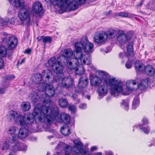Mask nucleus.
Wrapping results in <instances>:
<instances>
[{
	"mask_svg": "<svg viewBox=\"0 0 155 155\" xmlns=\"http://www.w3.org/2000/svg\"><path fill=\"white\" fill-rule=\"evenodd\" d=\"M97 72L99 76L104 79V82L105 80H108L110 79L109 75L105 72L100 70L97 71Z\"/></svg>",
	"mask_w": 155,
	"mask_h": 155,
	"instance_id": "36",
	"label": "nucleus"
},
{
	"mask_svg": "<svg viewBox=\"0 0 155 155\" xmlns=\"http://www.w3.org/2000/svg\"><path fill=\"white\" fill-rule=\"evenodd\" d=\"M16 131V128L15 127H11L9 128L8 132L9 135H17V134L15 133Z\"/></svg>",
	"mask_w": 155,
	"mask_h": 155,
	"instance_id": "43",
	"label": "nucleus"
},
{
	"mask_svg": "<svg viewBox=\"0 0 155 155\" xmlns=\"http://www.w3.org/2000/svg\"><path fill=\"white\" fill-rule=\"evenodd\" d=\"M21 107L23 111H27L30 109L31 105L30 103L28 102H24L21 104Z\"/></svg>",
	"mask_w": 155,
	"mask_h": 155,
	"instance_id": "42",
	"label": "nucleus"
},
{
	"mask_svg": "<svg viewBox=\"0 0 155 155\" xmlns=\"http://www.w3.org/2000/svg\"><path fill=\"white\" fill-rule=\"evenodd\" d=\"M91 56L89 54H86L84 55V58L82 60V62L84 64L89 65L91 63Z\"/></svg>",
	"mask_w": 155,
	"mask_h": 155,
	"instance_id": "40",
	"label": "nucleus"
},
{
	"mask_svg": "<svg viewBox=\"0 0 155 155\" xmlns=\"http://www.w3.org/2000/svg\"><path fill=\"white\" fill-rule=\"evenodd\" d=\"M108 37L110 38H115L117 34L118 33V31L112 28H110L107 31Z\"/></svg>",
	"mask_w": 155,
	"mask_h": 155,
	"instance_id": "25",
	"label": "nucleus"
},
{
	"mask_svg": "<svg viewBox=\"0 0 155 155\" xmlns=\"http://www.w3.org/2000/svg\"><path fill=\"white\" fill-rule=\"evenodd\" d=\"M33 12L35 14H43L44 10L43 9L42 5L39 2H36L34 3L32 8Z\"/></svg>",
	"mask_w": 155,
	"mask_h": 155,
	"instance_id": "14",
	"label": "nucleus"
},
{
	"mask_svg": "<svg viewBox=\"0 0 155 155\" xmlns=\"http://www.w3.org/2000/svg\"><path fill=\"white\" fill-rule=\"evenodd\" d=\"M126 38V35L125 34L123 33H120L117 37V40L120 43H124L127 40Z\"/></svg>",
	"mask_w": 155,
	"mask_h": 155,
	"instance_id": "30",
	"label": "nucleus"
},
{
	"mask_svg": "<svg viewBox=\"0 0 155 155\" xmlns=\"http://www.w3.org/2000/svg\"><path fill=\"white\" fill-rule=\"evenodd\" d=\"M116 16H120L123 17H127L128 16L127 13L124 12H121L117 13L115 15Z\"/></svg>",
	"mask_w": 155,
	"mask_h": 155,
	"instance_id": "50",
	"label": "nucleus"
},
{
	"mask_svg": "<svg viewBox=\"0 0 155 155\" xmlns=\"http://www.w3.org/2000/svg\"><path fill=\"white\" fill-rule=\"evenodd\" d=\"M133 46V43L132 42H129L127 45L126 53L127 55L130 56L131 57L134 56Z\"/></svg>",
	"mask_w": 155,
	"mask_h": 155,
	"instance_id": "27",
	"label": "nucleus"
},
{
	"mask_svg": "<svg viewBox=\"0 0 155 155\" xmlns=\"http://www.w3.org/2000/svg\"><path fill=\"white\" fill-rule=\"evenodd\" d=\"M9 19L8 18L4 19L0 18V22L2 24V26H4L7 25L9 21Z\"/></svg>",
	"mask_w": 155,
	"mask_h": 155,
	"instance_id": "48",
	"label": "nucleus"
},
{
	"mask_svg": "<svg viewBox=\"0 0 155 155\" xmlns=\"http://www.w3.org/2000/svg\"><path fill=\"white\" fill-rule=\"evenodd\" d=\"M29 98L33 103L37 102L39 97L38 93L35 91L31 92L28 96Z\"/></svg>",
	"mask_w": 155,
	"mask_h": 155,
	"instance_id": "23",
	"label": "nucleus"
},
{
	"mask_svg": "<svg viewBox=\"0 0 155 155\" xmlns=\"http://www.w3.org/2000/svg\"><path fill=\"white\" fill-rule=\"evenodd\" d=\"M13 53V51H10L8 53V58L10 59H11L12 58V55Z\"/></svg>",
	"mask_w": 155,
	"mask_h": 155,
	"instance_id": "59",
	"label": "nucleus"
},
{
	"mask_svg": "<svg viewBox=\"0 0 155 155\" xmlns=\"http://www.w3.org/2000/svg\"><path fill=\"white\" fill-rule=\"evenodd\" d=\"M81 91H80L79 89L75 88V93H74L71 96V97L73 100H75L78 97V94Z\"/></svg>",
	"mask_w": 155,
	"mask_h": 155,
	"instance_id": "47",
	"label": "nucleus"
},
{
	"mask_svg": "<svg viewBox=\"0 0 155 155\" xmlns=\"http://www.w3.org/2000/svg\"><path fill=\"white\" fill-rule=\"evenodd\" d=\"M50 84H49V85L48 86V87H47V89L45 91V94L41 95L40 99V101L45 102L47 100V99H45L48 97L50 102H52L50 97L54 96L55 94V91L53 86L51 85Z\"/></svg>",
	"mask_w": 155,
	"mask_h": 155,
	"instance_id": "9",
	"label": "nucleus"
},
{
	"mask_svg": "<svg viewBox=\"0 0 155 155\" xmlns=\"http://www.w3.org/2000/svg\"><path fill=\"white\" fill-rule=\"evenodd\" d=\"M60 132L64 135L67 136L70 134V129L69 126L65 125L62 126Z\"/></svg>",
	"mask_w": 155,
	"mask_h": 155,
	"instance_id": "28",
	"label": "nucleus"
},
{
	"mask_svg": "<svg viewBox=\"0 0 155 155\" xmlns=\"http://www.w3.org/2000/svg\"><path fill=\"white\" fill-rule=\"evenodd\" d=\"M49 67H51L53 72L59 76L57 75L55 81L61 83L63 87L68 88L72 86L73 81L70 79L65 78L63 76L64 68L62 65V61L61 57H58L56 59L55 57L50 58L48 61Z\"/></svg>",
	"mask_w": 155,
	"mask_h": 155,
	"instance_id": "1",
	"label": "nucleus"
},
{
	"mask_svg": "<svg viewBox=\"0 0 155 155\" xmlns=\"http://www.w3.org/2000/svg\"><path fill=\"white\" fill-rule=\"evenodd\" d=\"M79 4L80 5L84 4L86 3L87 0H77Z\"/></svg>",
	"mask_w": 155,
	"mask_h": 155,
	"instance_id": "62",
	"label": "nucleus"
},
{
	"mask_svg": "<svg viewBox=\"0 0 155 155\" xmlns=\"http://www.w3.org/2000/svg\"><path fill=\"white\" fill-rule=\"evenodd\" d=\"M31 52V50L30 48H28L25 50L24 53L27 54H29Z\"/></svg>",
	"mask_w": 155,
	"mask_h": 155,
	"instance_id": "60",
	"label": "nucleus"
},
{
	"mask_svg": "<svg viewBox=\"0 0 155 155\" xmlns=\"http://www.w3.org/2000/svg\"><path fill=\"white\" fill-rule=\"evenodd\" d=\"M65 4H66L68 6H70V11H74L78 9V5H80L77 1L71 0H64Z\"/></svg>",
	"mask_w": 155,
	"mask_h": 155,
	"instance_id": "17",
	"label": "nucleus"
},
{
	"mask_svg": "<svg viewBox=\"0 0 155 155\" xmlns=\"http://www.w3.org/2000/svg\"><path fill=\"white\" fill-rule=\"evenodd\" d=\"M59 103L60 107L62 108H64L67 107L69 102L66 98H61L59 100Z\"/></svg>",
	"mask_w": 155,
	"mask_h": 155,
	"instance_id": "37",
	"label": "nucleus"
},
{
	"mask_svg": "<svg viewBox=\"0 0 155 155\" xmlns=\"http://www.w3.org/2000/svg\"><path fill=\"white\" fill-rule=\"evenodd\" d=\"M65 154H69L72 151V149L69 145H67L64 149Z\"/></svg>",
	"mask_w": 155,
	"mask_h": 155,
	"instance_id": "49",
	"label": "nucleus"
},
{
	"mask_svg": "<svg viewBox=\"0 0 155 155\" xmlns=\"http://www.w3.org/2000/svg\"><path fill=\"white\" fill-rule=\"evenodd\" d=\"M88 82V79L85 76H81L78 84V88L81 90L84 89L87 86Z\"/></svg>",
	"mask_w": 155,
	"mask_h": 155,
	"instance_id": "13",
	"label": "nucleus"
},
{
	"mask_svg": "<svg viewBox=\"0 0 155 155\" xmlns=\"http://www.w3.org/2000/svg\"><path fill=\"white\" fill-rule=\"evenodd\" d=\"M10 3L16 8L21 7L18 12V16L21 22L18 25L24 23L23 21L27 19L28 15V9L24 7L25 2L24 0H8Z\"/></svg>",
	"mask_w": 155,
	"mask_h": 155,
	"instance_id": "5",
	"label": "nucleus"
},
{
	"mask_svg": "<svg viewBox=\"0 0 155 155\" xmlns=\"http://www.w3.org/2000/svg\"><path fill=\"white\" fill-rule=\"evenodd\" d=\"M59 108L56 106L54 107L52 109H50L49 115L47 116L45 121V124L47 125L51 124L54 119L56 118L59 115Z\"/></svg>",
	"mask_w": 155,
	"mask_h": 155,
	"instance_id": "8",
	"label": "nucleus"
},
{
	"mask_svg": "<svg viewBox=\"0 0 155 155\" xmlns=\"http://www.w3.org/2000/svg\"><path fill=\"white\" fill-rule=\"evenodd\" d=\"M18 115V114L17 112L14 110H11L9 112V114L7 115V118L10 121H15Z\"/></svg>",
	"mask_w": 155,
	"mask_h": 155,
	"instance_id": "22",
	"label": "nucleus"
},
{
	"mask_svg": "<svg viewBox=\"0 0 155 155\" xmlns=\"http://www.w3.org/2000/svg\"><path fill=\"white\" fill-rule=\"evenodd\" d=\"M149 85L148 80L145 79L142 80L138 86V87L141 90H143L146 89Z\"/></svg>",
	"mask_w": 155,
	"mask_h": 155,
	"instance_id": "32",
	"label": "nucleus"
},
{
	"mask_svg": "<svg viewBox=\"0 0 155 155\" xmlns=\"http://www.w3.org/2000/svg\"><path fill=\"white\" fill-rule=\"evenodd\" d=\"M3 44L0 46V56L1 58L5 57L7 54V48L5 45Z\"/></svg>",
	"mask_w": 155,
	"mask_h": 155,
	"instance_id": "39",
	"label": "nucleus"
},
{
	"mask_svg": "<svg viewBox=\"0 0 155 155\" xmlns=\"http://www.w3.org/2000/svg\"><path fill=\"white\" fill-rule=\"evenodd\" d=\"M144 70L146 74L149 77L153 76L155 73V69L151 65L146 66Z\"/></svg>",
	"mask_w": 155,
	"mask_h": 155,
	"instance_id": "21",
	"label": "nucleus"
},
{
	"mask_svg": "<svg viewBox=\"0 0 155 155\" xmlns=\"http://www.w3.org/2000/svg\"><path fill=\"white\" fill-rule=\"evenodd\" d=\"M6 91V89L5 88L0 87V93L1 94H4Z\"/></svg>",
	"mask_w": 155,
	"mask_h": 155,
	"instance_id": "63",
	"label": "nucleus"
},
{
	"mask_svg": "<svg viewBox=\"0 0 155 155\" xmlns=\"http://www.w3.org/2000/svg\"><path fill=\"white\" fill-rule=\"evenodd\" d=\"M126 38H127V40H130L133 36V33L132 31L128 32L126 34Z\"/></svg>",
	"mask_w": 155,
	"mask_h": 155,
	"instance_id": "51",
	"label": "nucleus"
},
{
	"mask_svg": "<svg viewBox=\"0 0 155 155\" xmlns=\"http://www.w3.org/2000/svg\"><path fill=\"white\" fill-rule=\"evenodd\" d=\"M2 44L10 50H13L15 48L18 44L17 38L12 35L4 32L2 33Z\"/></svg>",
	"mask_w": 155,
	"mask_h": 155,
	"instance_id": "6",
	"label": "nucleus"
},
{
	"mask_svg": "<svg viewBox=\"0 0 155 155\" xmlns=\"http://www.w3.org/2000/svg\"><path fill=\"white\" fill-rule=\"evenodd\" d=\"M68 110L70 111L71 114H74L76 111V107L73 104H69L68 106Z\"/></svg>",
	"mask_w": 155,
	"mask_h": 155,
	"instance_id": "44",
	"label": "nucleus"
},
{
	"mask_svg": "<svg viewBox=\"0 0 155 155\" xmlns=\"http://www.w3.org/2000/svg\"><path fill=\"white\" fill-rule=\"evenodd\" d=\"M120 79H118L116 80L115 78L105 80L103 84H101L97 89V92L99 96L103 97L106 95L109 89L108 86H110L111 95L114 97L115 96L117 97L119 93L123 90V87L120 85Z\"/></svg>",
	"mask_w": 155,
	"mask_h": 155,
	"instance_id": "2",
	"label": "nucleus"
},
{
	"mask_svg": "<svg viewBox=\"0 0 155 155\" xmlns=\"http://www.w3.org/2000/svg\"><path fill=\"white\" fill-rule=\"evenodd\" d=\"M24 23L25 24L23 25L26 26L27 27L29 26L31 24V20L30 18H28L27 20Z\"/></svg>",
	"mask_w": 155,
	"mask_h": 155,
	"instance_id": "54",
	"label": "nucleus"
},
{
	"mask_svg": "<svg viewBox=\"0 0 155 155\" xmlns=\"http://www.w3.org/2000/svg\"><path fill=\"white\" fill-rule=\"evenodd\" d=\"M9 147V146L8 144V143H4V145L3 146L2 149L3 150H7L8 148Z\"/></svg>",
	"mask_w": 155,
	"mask_h": 155,
	"instance_id": "55",
	"label": "nucleus"
},
{
	"mask_svg": "<svg viewBox=\"0 0 155 155\" xmlns=\"http://www.w3.org/2000/svg\"><path fill=\"white\" fill-rule=\"evenodd\" d=\"M34 121L35 122V119L33 113H27L24 115H18L15 119L16 123L21 126L26 124L28 126L33 127L32 124Z\"/></svg>",
	"mask_w": 155,
	"mask_h": 155,
	"instance_id": "7",
	"label": "nucleus"
},
{
	"mask_svg": "<svg viewBox=\"0 0 155 155\" xmlns=\"http://www.w3.org/2000/svg\"><path fill=\"white\" fill-rule=\"evenodd\" d=\"M49 84L47 83L42 82L39 84L38 85V89L40 91H45L47 89V87Z\"/></svg>",
	"mask_w": 155,
	"mask_h": 155,
	"instance_id": "38",
	"label": "nucleus"
},
{
	"mask_svg": "<svg viewBox=\"0 0 155 155\" xmlns=\"http://www.w3.org/2000/svg\"><path fill=\"white\" fill-rule=\"evenodd\" d=\"M60 120L66 124H68L70 122V117L68 114L62 113L60 115Z\"/></svg>",
	"mask_w": 155,
	"mask_h": 155,
	"instance_id": "24",
	"label": "nucleus"
},
{
	"mask_svg": "<svg viewBox=\"0 0 155 155\" xmlns=\"http://www.w3.org/2000/svg\"><path fill=\"white\" fill-rule=\"evenodd\" d=\"M74 55L76 56L75 57L71 58L67 63V65L68 68L71 70L75 69L79 65L78 59L81 61V58H79L78 56L76 54L74 53Z\"/></svg>",
	"mask_w": 155,
	"mask_h": 155,
	"instance_id": "12",
	"label": "nucleus"
},
{
	"mask_svg": "<svg viewBox=\"0 0 155 155\" xmlns=\"http://www.w3.org/2000/svg\"><path fill=\"white\" fill-rule=\"evenodd\" d=\"M45 102L40 101L43 103V105L40 108L36 107L35 108L33 114L34 115L36 124H39L44 123L46 121L47 115H49V111L50 110V106L52 103L50 102L48 98Z\"/></svg>",
	"mask_w": 155,
	"mask_h": 155,
	"instance_id": "3",
	"label": "nucleus"
},
{
	"mask_svg": "<svg viewBox=\"0 0 155 155\" xmlns=\"http://www.w3.org/2000/svg\"><path fill=\"white\" fill-rule=\"evenodd\" d=\"M42 78L44 82L48 84H51L54 80V77L52 71L49 69L43 70L41 73Z\"/></svg>",
	"mask_w": 155,
	"mask_h": 155,
	"instance_id": "10",
	"label": "nucleus"
},
{
	"mask_svg": "<svg viewBox=\"0 0 155 155\" xmlns=\"http://www.w3.org/2000/svg\"><path fill=\"white\" fill-rule=\"evenodd\" d=\"M73 51L70 49L68 48L64 50L63 54V56H61V58H63V56L66 58H69L71 57L73 54L74 55V50Z\"/></svg>",
	"mask_w": 155,
	"mask_h": 155,
	"instance_id": "31",
	"label": "nucleus"
},
{
	"mask_svg": "<svg viewBox=\"0 0 155 155\" xmlns=\"http://www.w3.org/2000/svg\"><path fill=\"white\" fill-rule=\"evenodd\" d=\"M143 124L141 125H140V128L146 134H148L150 132L149 127L147 126H145L146 125L148 124V122L147 119L144 118L142 120Z\"/></svg>",
	"mask_w": 155,
	"mask_h": 155,
	"instance_id": "20",
	"label": "nucleus"
},
{
	"mask_svg": "<svg viewBox=\"0 0 155 155\" xmlns=\"http://www.w3.org/2000/svg\"><path fill=\"white\" fill-rule=\"evenodd\" d=\"M14 145L12 146V151L15 152L18 150H25L26 146L23 143L18 141L16 143H14Z\"/></svg>",
	"mask_w": 155,
	"mask_h": 155,
	"instance_id": "18",
	"label": "nucleus"
},
{
	"mask_svg": "<svg viewBox=\"0 0 155 155\" xmlns=\"http://www.w3.org/2000/svg\"><path fill=\"white\" fill-rule=\"evenodd\" d=\"M73 142L74 146L73 149V151L76 153H80V152L83 149L82 148L83 145L81 141L77 140H74Z\"/></svg>",
	"mask_w": 155,
	"mask_h": 155,
	"instance_id": "19",
	"label": "nucleus"
},
{
	"mask_svg": "<svg viewBox=\"0 0 155 155\" xmlns=\"http://www.w3.org/2000/svg\"><path fill=\"white\" fill-rule=\"evenodd\" d=\"M51 41L52 38L51 37L48 36H44L43 42L44 44H46L47 43H50L51 42Z\"/></svg>",
	"mask_w": 155,
	"mask_h": 155,
	"instance_id": "46",
	"label": "nucleus"
},
{
	"mask_svg": "<svg viewBox=\"0 0 155 155\" xmlns=\"http://www.w3.org/2000/svg\"><path fill=\"white\" fill-rule=\"evenodd\" d=\"M91 84L92 86H97L101 83L102 81L100 78L94 74L90 76Z\"/></svg>",
	"mask_w": 155,
	"mask_h": 155,
	"instance_id": "16",
	"label": "nucleus"
},
{
	"mask_svg": "<svg viewBox=\"0 0 155 155\" xmlns=\"http://www.w3.org/2000/svg\"><path fill=\"white\" fill-rule=\"evenodd\" d=\"M135 68L136 70L140 71H143L145 67L143 63L139 61H137L135 62Z\"/></svg>",
	"mask_w": 155,
	"mask_h": 155,
	"instance_id": "26",
	"label": "nucleus"
},
{
	"mask_svg": "<svg viewBox=\"0 0 155 155\" xmlns=\"http://www.w3.org/2000/svg\"><path fill=\"white\" fill-rule=\"evenodd\" d=\"M125 65L127 69H130L132 67V63L130 61H127Z\"/></svg>",
	"mask_w": 155,
	"mask_h": 155,
	"instance_id": "52",
	"label": "nucleus"
},
{
	"mask_svg": "<svg viewBox=\"0 0 155 155\" xmlns=\"http://www.w3.org/2000/svg\"><path fill=\"white\" fill-rule=\"evenodd\" d=\"M32 80L35 84H39L40 83L42 80L41 74L39 73H36L33 78Z\"/></svg>",
	"mask_w": 155,
	"mask_h": 155,
	"instance_id": "35",
	"label": "nucleus"
},
{
	"mask_svg": "<svg viewBox=\"0 0 155 155\" xmlns=\"http://www.w3.org/2000/svg\"><path fill=\"white\" fill-rule=\"evenodd\" d=\"M121 106L126 111H128L129 109V101L128 99H123L121 103Z\"/></svg>",
	"mask_w": 155,
	"mask_h": 155,
	"instance_id": "41",
	"label": "nucleus"
},
{
	"mask_svg": "<svg viewBox=\"0 0 155 155\" xmlns=\"http://www.w3.org/2000/svg\"><path fill=\"white\" fill-rule=\"evenodd\" d=\"M75 49L74 52L79 58H82L83 57L82 49H84L86 52L93 51V44L88 42L87 37H83L80 42H76L75 44Z\"/></svg>",
	"mask_w": 155,
	"mask_h": 155,
	"instance_id": "4",
	"label": "nucleus"
},
{
	"mask_svg": "<svg viewBox=\"0 0 155 155\" xmlns=\"http://www.w3.org/2000/svg\"><path fill=\"white\" fill-rule=\"evenodd\" d=\"M35 130V127L27 126L26 128L22 127L20 129L17 136L19 138L23 139L28 136L29 132H34Z\"/></svg>",
	"mask_w": 155,
	"mask_h": 155,
	"instance_id": "11",
	"label": "nucleus"
},
{
	"mask_svg": "<svg viewBox=\"0 0 155 155\" xmlns=\"http://www.w3.org/2000/svg\"><path fill=\"white\" fill-rule=\"evenodd\" d=\"M17 20V19H15L14 18H12L11 19L10 23L11 24H13L15 23L16 21Z\"/></svg>",
	"mask_w": 155,
	"mask_h": 155,
	"instance_id": "61",
	"label": "nucleus"
},
{
	"mask_svg": "<svg viewBox=\"0 0 155 155\" xmlns=\"http://www.w3.org/2000/svg\"><path fill=\"white\" fill-rule=\"evenodd\" d=\"M79 107L80 109H84L87 108V104L84 103L82 104L79 106Z\"/></svg>",
	"mask_w": 155,
	"mask_h": 155,
	"instance_id": "57",
	"label": "nucleus"
},
{
	"mask_svg": "<svg viewBox=\"0 0 155 155\" xmlns=\"http://www.w3.org/2000/svg\"><path fill=\"white\" fill-rule=\"evenodd\" d=\"M18 139L17 135H9L7 140L9 143H14L18 141Z\"/></svg>",
	"mask_w": 155,
	"mask_h": 155,
	"instance_id": "34",
	"label": "nucleus"
},
{
	"mask_svg": "<svg viewBox=\"0 0 155 155\" xmlns=\"http://www.w3.org/2000/svg\"><path fill=\"white\" fill-rule=\"evenodd\" d=\"M139 102L140 101L138 99H134L133 101L132 108L135 109L139 106Z\"/></svg>",
	"mask_w": 155,
	"mask_h": 155,
	"instance_id": "45",
	"label": "nucleus"
},
{
	"mask_svg": "<svg viewBox=\"0 0 155 155\" xmlns=\"http://www.w3.org/2000/svg\"><path fill=\"white\" fill-rule=\"evenodd\" d=\"M4 66V61L2 58H0V69L3 68Z\"/></svg>",
	"mask_w": 155,
	"mask_h": 155,
	"instance_id": "58",
	"label": "nucleus"
},
{
	"mask_svg": "<svg viewBox=\"0 0 155 155\" xmlns=\"http://www.w3.org/2000/svg\"><path fill=\"white\" fill-rule=\"evenodd\" d=\"M50 1L53 5H57L61 9L64 8V1L63 0H50Z\"/></svg>",
	"mask_w": 155,
	"mask_h": 155,
	"instance_id": "29",
	"label": "nucleus"
},
{
	"mask_svg": "<svg viewBox=\"0 0 155 155\" xmlns=\"http://www.w3.org/2000/svg\"><path fill=\"white\" fill-rule=\"evenodd\" d=\"M82 155H90L89 152L85 149H82V150L80 152Z\"/></svg>",
	"mask_w": 155,
	"mask_h": 155,
	"instance_id": "53",
	"label": "nucleus"
},
{
	"mask_svg": "<svg viewBox=\"0 0 155 155\" xmlns=\"http://www.w3.org/2000/svg\"><path fill=\"white\" fill-rule=\"evenodd\" d=\"M75 69V72L77 75H81L84 72V68L82 64H79L76 67Z\"/></svg>",
	"mask_w": 155,
	"mask_h": 155,
	"instance_id": "33",
	"label": "nucleus"
},
{
	"mask_svg": "<svg viewBox=\"0 0 155 155\" xmlns=\"http://www.w3.org/2000/svg\"><path fill=\"white\" fill-rule=\"evenodd\" d=\"M108 38L107 33L104 32L95 36L94 39L96 42L97 43H101L106 40Z\"/></svg>",
	"mask_w": 155,
	"mask_h": 155,
	"instance_id": "15",
	"label": "nucleus"
},
{
	"mask_svg": "<svg viewBox=\"0 0 155 155\" xmlns=\"http://www.w3.org/2000/svg\"><path fill=\"white\" fill-rule=\"evenodd\" d=\"M6 78L7 79L9 80H12V79L14 78L15 77L12 74L9 75H7L6 76Z\"/></svg>",
	"mask_w": 155,
	"mask_h": 155,
	"instance_id": "56",
	"label": "nucleus"
},
{
	"mask_svg": "<svg viewBox=\"0 0 155 155\" xmlns=\"http://www.w3.org/2000/svg\"><path fill=\"white\" fill-rule=\"evenodd\" d=\"M106 155H114V154L112 151H107L105 152Z\"/></svg>",
	"mask_w": 155,
	"mask_h": 155,
	"instance_id": "64",
	"label": "nucleus"
}]
</instances>
